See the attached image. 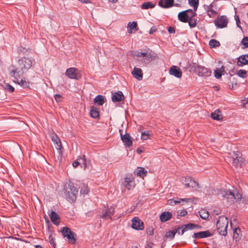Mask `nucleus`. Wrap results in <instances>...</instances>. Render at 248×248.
<instances>
[{"label":"nucleus","instance_id":"obj_1","mask_svg":"<svg viewBox=\"0 0 248 248\" xmlns=\"http://www.w3.org/2000/svg\"><path fill=\"white\" fill-rule=\"evenodd\" d=\"M31 66V63H16L9 67V75L10 77L17 79L18 78H21Z\"/></svg>","mask_w":248,"mask_h":248},{"label":"nucleus","instance_id":"obj_2","mask_svg":"<svg viewBox=\"0 0 248 248\" xmlns=\"http://www.w3.org/2000/svg\"><path fill=\"white\" fill-rule=\"evenodd\" d=\"M49 136L53 142L56 149L57 150L59 155L57 156V160L61 161L62 159V156L63 152V147L60 139L58 136L53 131L49 133Z\"/></svg>","mask_w":248,"mask_h":248},{"label":"nucleus","instance_id":"obj_3","mask_svg":"<svg viewBox=\"0 0 248 248\" xmlns=\"http://www.w3.org/2000/svg\"><path fill=\"white\" fill-rule=\"evenodd\" d=\"M228 225V220L225 216L219 217L216 223V226L217 232L219 234L223 236H226L227 234Z\"/></svg>","mask_w":248,"mask_h":248},{"label":"nucleus","instance_id":"obj_4","mask_svg":"<svg viewBox=\"0 0 248 248\" xmlns=\"http://www.w3.org/2000/svg\"><path fill=\"white\" fill-rule=\"evenodd\" d=\"M69 189L67 188L65 190L66 198L69 202H74L76 200L78 190L73 184L71 185H69Z\"/></svg>","mask_w":248,"mask_h":248},{"label":"nucleus","instance_id":"obj_5","mask_svg":"<svg viewBox=\"0 0 248 248\" xmlns=\"http://www.w3.org/2000/svg\"><path fill=\"white\" fill-rule=\"evenodd\" d=\"M62 235L63 237H66L68 242L74 244L76 242V234L72 232L71 229L67 227H64L61 231Z\"/></svg>","mask_w":248,"mask_h":248},{"label":"nucleus","instance_id":"obj_6","mask_svg":"<svg viewBox=\"0 0 248 248\" xmlns=\"http://www.w3.org/2000/svg\"><path fill=\"white\" fill-rule=\"evenodd\" d=\"M197 15L195 12L191 9L186 10L180 12L178 15V19L184 23L188 22L189 17H194Z\"/></svg>","mask_w":248,"mask_h":248},{"label":"nucleus","instance_id":"obj_7","mask_svg":"<svg viewBox=\"0 0 248 248\" xmlns=\"http://www.w3.org/2000/svg\"><path fill=\"white\" fill-rule=\"evenodd\" d=\"M183 183L185 185L186 188H190L192 190H196L201 188L198 182L195 181L191 177H185L183 179Z\"/></svg>","mask_w":248,"mask_h":248},{"label":"nucleus","instance_id":"obj_8","mask_svg":"<svg viewBox=\"0 0 248 248\" xmlns=\"http://www.w3.org/2000/svg\"><path fill=\"white\" fill-rule=\"evenodd\" d=\"M194 64H196L194 65L195 71L198 76L206 78L211 75L212 71L210 69L195 63Z\"/></svg>","mask_w":248,"mask_h":248},{"label":"nucleus","instance_id":"obj_9","mask_svg":"<svg viewBox=\"0 0 248 248\" xmlns=\"http://www.w3.org/2000/svg\"><path fill=\"white\" fill-rule=\"evenodd\" d=\"M221 194L224 199L227 200L230 202H233L235 199H239L241 198L240 194H237L235 196V194L230 190H224L221 192Z\"/></svg>","mask_w":248,"mask_h":248},{"label":"nucleus","instance_id":"obj_10","mask_svg":"<svg viewBox=\"0 0 248 248\" xmlns=\"http://www.w3.org/2000/svg\"><path fill=\"white\" fill-rule=\"evenodd\" d=\"M123 186L128 190H130L135 186V177L131 174H127L124 178Z\"/></svg>","mask_w":248,"mask_h":248},{"label":"nucleus","instance_id":"obj_11","mask_svg":"<svg viewBox=\"0 0 248 248\" xmlns=\"http://www.w3.org/2000/svg\"><path fill=\"white\" fill-rule=\"evenodd\" d=\"M134 55L137 57H142L147 61H152L155 57V54L150 49H148L145 52H135Z\"/></svg>","mask_w":248,"mask_h":248},{"label":"nucleus","instance_id":"obj_12","mask_svg":"<svg viewBox=\"0 0 248 248\" xmlns=\"http://www.w3.org/2000/svg\"><path fill=\"white\" fill-rule=\"evenodd\" d=\"M214 23L218 28H224L227 26L228 19L226 16H221L218 17L215 21Z\"/></svg>","mask_w":248,"mask_h":248},{"label":"nucleus","instance_id":"obj_13","mask_svg":"<svg viewBox=\"0 0 248 248\" xmlns=\"http://www.w3.org/2000/svg\"><path fill=\"white\" fill-rule=\"evenodd\" d=\"M196 226L197 225L194 224L189 223L182 226V227H178L176 229H175L174 230V231H177V233L178 234L182 235L185 232L188 231V230L194 229L196 228Z\"/></svg>","mask_w":248,"mask_h":248},{"label":"nucleus","instance_id":"obj_14","mask_svg":"<svg viewBox=\"0 0 248 248\" xmlns=\"http://www.w3.org/2000/svg\"><path fill=\"white\" fill-rule=\"evenodd\" d=\"M131 227L137 230H143L144 229V224L139 217H135L132 220Z\"/></svg>","mask_w":248,"mask_h":248},{"label":"nucleus","instance_id":"obj_15","mask_svg":"<svg viewBox=\"0 0 248 248\" xmlns=\"http://www.w3.org/2000/svg\"><path fill=\"white\" fill-rule=\"evenodd\" d=\"M120 133L121 139L124 145L127 147H130L133 144V141L129 134L125 133V134L123 135L122 130H120Z\"/></svg>","mask_w":248,"mask_h":248},{"label":"nucleus","instance_id":"obj_16","mask_svg":"<svg viewBox=\"0 0 248 248\" xmlns=\"http://www.w3.org/2000/svg\"><path fill=\"white\" fill-rule=\"evenodd\" d=\"M193 202V201L191 198H180L177 200L170 199L168 201V204L170 205H174L178 203H181L184 205V202Z\"/></svg>","mask_w":248,"mask_h":248},{"label":"nucleus","instance_id":"obj_17","mask_svg":"<svg viewBox=\"0 0 248 248\" xmlns=\"http://www.w3.org/2000/svg\"><path fill=\"white\" fill-rule=\"evenodd\" d=\"M169 74L176 78H180L182 76V71L179 67L172 65L169 69Z\"/></svg>","mask_w":248,"mask_h":248},{"label":"nucleus","instance_id":"obj_18","mask_svg":"<svg viewBox=\"0 0 248 248\" xmlns=\"http://www.w3.org/2000/svg\"><path fill=\"white\" fill-rule=\"evenodd\" d=\"M115 208L113 207H110L107 209L102 215L100 216V218L107 219L110 218L112 219L111 217L114 214Z\"/></svg>","mask_w":248,"mask_h":248},{"label":"nucleus","instance_id":"obj_19","mask_svg":"<svg viewBox=\"0 0 248 248\" xmlns=\"http://www.w3.org/2000/svg\"><path fill=\"white\" fill-rule=\"evenodd\" d=\"M48 214L52 223L56 225H58L60 223V217L58 214L53 210H50L48 212Z\"/></svg>","mask_w":248,"mask_h":248},{"label":"nucleus","instance_id":"obj_20","mask_svg":"<svg viewBox=\"0 0 248 248\" xmlns=\"http://www.w3.org/2000/svg\"><path fill=\"white\" fill-rule=\"evenodd\" d=\"M66 75L71 79H78V69L71 67L67 69L66 71Z\"/></svg>","mask_w":248,"mask_h":248},{"label":"nucleus","instance_id":"obj_21","mask_svg":"<svg viewBox=\"0 0 248 248\" xmlns=\"http://www.w3.org/2000/svg\"><path fill=\"white\" fill-rule=\"evenodd\" d=\"M214 5V4L212 3L209 5H204V8L207 12V15L210 17H213L217 15V12L213 9Z\"/></svg>","mask_w":248,"mask_h":248},{"label":"nucleus","instance_id":"obj_22","mask_svg":"<svg viewBox=\"0 0 248 248\" xmlns=\"http://www.w3.org/2000/svg\"><path fill=\"white\" fill-rule=\"evenodd\" d=\"M83 164L84 165V167L86 168L87 166L86 156L85 155H82L81 156H78L77 160L75 161L72 165L73 167L77 168L79 164Z\"/></svg>","mask_w":248,"mask_h":248},{"label":"nucleus","instance_id":"obj_23","mask_svg":"<svg viewBox=\"0 0 248 248\" xmlns=\"http://www.w3.org/2000/svg\"><path fill=\"white\" fill-rule=\"evenodd\" d=\"M132 74L135 78L139 80H141L143 78L142 71L140 68L134 67L132 71Z\"/></svg>","mask_w":248,"mask_h":248},{"label":"nucleus","instance_id":"obj_24","mask_svg":"<svg viewBox=\"0 0 248 248\" xmlns=\"http://www.w3.org/2000/svg\"><path fill=\"white\" fill-rule=\"evenodd\" d=\"M174 3V0H160L158 5L162 8H168L172 7Z\"/></svg>","mask_w":248,"mask_h":248},{"label":"nucleus","instance_id":"obj_25","mask_svg":"<svg viewBox=\"0 0 248 248\" xmlns=\"http://www.w3.org/2000/svg\"><path fill=\"white\" fill-rule=\"evenodd\" d=\"M111 98L113 102H121L124 100V96L122 92L118 91L112 94Z\"/></svg>","mask_w":248,"mask_h":248},{"label":"nucleus","instance_id":"obj_26","mask_svg":"<svg viewBox=\"0 0 248 248\" xmlns=\"http://www.w3.org/2000/svg\"><path fill=\"white\" fill-rule=\"evenodd\" d=\"M211 235L212 234L209 231H206L194 233L193 235V237L196 238H203L211 236Z\"/></svg>","mask_w":248,"mask_h":248},{"label":"nucleus","instance_id":"obj_27","mask_svg":"<svg viewBox=\"0 0 248 248\" xmlns=\"http://www.w3.org/2000/svg\"><path fill=\"white\" fill-rule=\"evenodd\" d=\"M20 78H18L17 79L14 78L13 81L23 88H29L30 87L29 82L26 81L24 78H21V80H20Z\"/></svg>","mask_w":248,"mask_h":248},{"label":"nucleus","instance_id":"obj_28","mask_svg":"<svg viewBox=\"0 0 248 248\" xmlns=\"http://www.w3.org/2000/svg\"><path fill=\"white\" fill-rule=\"evenodd\" d=\"M134 172L136 175L141 178H144L147 174V170L143 167H138Z\"/></svg>","mask_w":248,"mask_h":248},{"label":"nucleus","instance_id":"obj_29","mask_svg":"<svg viewBox=\"0 0 248 248\" xmlns=\"http://www.w3.org/2000/svg\"><path fill=\"white\" fill-rule=\"evenodd\" d=\"M172 217V214L170 212H164L160 216V219L161 222H165Z\"/></svg>","mask_w":248,"mask_h":248},{"label":"nucleus","instance_id":"obj_30","mask_svg":"<svg viewBox=\"0 0 248 248\" xmlns=\"http://www.w3.org/2000/svg\"><path fill=\"white\" fill-rule=\"evenodd\" d=\"M211 117L213 119L217 121L221 120L223 118L221 112L219 110V109H217L214 112L211 113Z\"/></svg>","mask_w":248,"mask_h":248},{"label":"nucleus","instance_id":"obj_31","mask_svg":"<svg viewBox=\"0 0 248 248\" xmlns=\"http://www.w3.org/2000/svg\"><path fill=\"white\" fill-rule=\"evenodd\" d=\"M231 159V160L230 161H232V164L233 166L236 167L239 163V156L235 152L232 153Z\"/></svg>","mask_w":248,"mask_h":248},{"label":"nucleus","instance_id":"obj_32","mask_svg":"<svg viewBox=\"0 0 248 248\" xmlns=\"http://www.w3.org/2000/svg\"><path fill=\"white\" fill-rule=\"evenodd\" d=\"M91 116L93 118H99V111L98 108L94 107L92 106L90 110Z\"/></svg>","mask_w":248,"mask_h":248},{"label":"nucleus","instance_id":"obj_33","mask_svg":"<svg viewBox=\"0 0 248 248\" xmlns=\"http://www.w3.org/2000/svg\"><path fill=\"white\" fill-rule=\"evenodd\" d=\"M241 235V231L239 228H235L233 229V238L235 239L236 241L240 239Z\"/></svg>","mask_w":248,"mask_h":248},{"label":"nucleus","instance_id":"obj_34","mask_svg":"<svg viewBox=\"0 0 248 248\" xmlns=\"http://www.w3.org/2000/svg\"><path fill=\"white\" fill-rule=\"evenodd\" d=\"M224 68L222 66L220 68H217L214 71L215 77L216 78L219 79L221 78V76L224 74Z\"/></svg>","mask_w":248,"mask_h":248},{"label":"nucleus","instance_id":"obj_35","mask_svg":"<svg viewBox=\"0 0 248 248\" xmlns=\"http://www.w3.org/2000/svg\"><path fill=\"white\" fill-rule=\"evenodd\" d=\"M137 23L135 21H133L132 23L129 22L127 25V31L129 33H132V30H137Z\"/></svg>","mask_w":248,"mask_h":248},{"label":"nucleus","instance_id":"obj_36","mask_svg":"<svg viewBox=\"0 0 248 248\" xmlns=\"http://www.w3.org/2000/svg\"><path fill=\"white\" fill-rule=\"evenodd\" d=\"M200 217L203 219H206L209 216V212L205 209H201L199 211Z\"/></svg>","mask_w":248,"mask_h":248},{"label":"nucleus","instance_id":"obj_37","mask_svg":"<svg viewBox=\"0 0 248 248\" xmlns=\"http://www.w3.org/2000/svg\"><path fill=\"white\" fill-rule=\"evenodd\" d=\"M94 101L95 103H97L98 105L101 106V105H102L105 102L104 98L102 95H98L94 99Z\"/></svg>","mask_w":248,"mask_h":248},{"label":"nucleus","instance_id":"obj_38","mask_svg":"<svg viewBox=\"0 0 248 248\" xmlns=\"http://www.w3.org/2000/svg\"><path fill=\"white\" fill-rule=\"evenodd\" d=\"M155 6V4H153L151 2L148 1L142 3L141 8L142 9H148L149 8H153Z\"/></svg>","mask_w":248,"mask_h":248},{"label":"nucleus","instance_id":"obj_39","mask_svg":"<svg viewBox=\"0 0 248 248\" xmlns=\"http://www.w3.org/2000/svg\"><path fill=\"white\" fill-rule=\"evenodd\" d=\"M189 4L193 7V11L197 10L199 5V0H188Z\"/></svg>","mask_w":248,"mask_h":248},{"label":"nucleus","instance_id":"obj_40","mask_svg":"<svg viewBox=\"0 0 248 248\" xmlns=\"http://www.w3.org/2000/svg\"><path fill=\"white\" fill-rule=\"evenodd\" d=\"M197 21L198 20L197 19L193 18V17H189V20H188L189 27L191 28L195 27L197 25Z\"/></svg>","mask_w":248,"mask_h":248},{"label":"nucleus","instance_id":"obj_41","mask_svg":"<svg viewBox=\"0 0 248 248\" xmlns=\"http://www.w3.org/2000/svg\"><path fill=\"white\" fill-rule=\"evenodd\" d=\"M209 45L211 48L216 47L220 46V43L215 39H211L209 43Z\"/></svg>","mask_w":248,"mask_h":248},{"label":"nucleus","instance_id":"obj_42","mask_svg":"<svg viewBox=\"0 0 248 248\" xmlns=\"http://www.w3.org/2000/svg\"><path fill=\"white\" fill-rule=\"evenodd\" d=\"M176 233H177V231H174L173 230L172 231L167 232L165 235V237L166 238H170L171 239H172L174 238Z\"/></svg>","mask_w":248,"mask_h":248},{"label":"nucleus","instance_id":"obj_43","mask_svg":"<svg viewBox=\"0 0 248 248\" xmlns=\"http://www.w3.org/2000/svg\"><path fill=\"white\" fill-rule=\"evenodd\" d=\"M151 136L150 133L149 131H144L142 132L141 136V139L142 140H147Z\"/></svg>","mask_w":248,"mask_h":248},{"label":"nucleus","instance_id":"obj_44","mask_svg":"<svg viewBox=\"0 0 248 248\" xmlns=\"http://www.w3.org/2000/svg\"><path fill=\"white\" fill-rule=\"evenodd\" d=\"M237 62H248V54L240 56Z\"/></svg>","mask_w":248,"mask_h":248},{"label":"nucleus","instance_id":"obj_45","mask_svg":"<svg viewBox=\"0 0 248 248\" xmlns=\"http://www.w3.org/2000/svg\"><path fill=\"white\" fill-rule=\"evenodd\" d=\"M237 75L242 78H245L247 76V71L245 70H239L237 71Z\"/></svg>","mask_w":248,"mask_h":248},{"label":"nucleus","instance_id":"obj_46","mask_svg":"<svg viewBox=\"0 0 248 248\" xmlns=\"http://www.w3.org/2000/svg\"><path fill=\"white\" fill-rule=\"evenodd\" d=\"M49 242L50 244L52 246L53 248H56V243L55 241L54 238H53V236L50 234L48 237Z\"/></svg>","mask_w":248,"mask_h":248},{"label":"nucleus","instance_id":"obj_47","mask_svg":"<svg viewBox=\"0 0 248 248\" xmlns=\"http://www.w3.org/2000/svg\"><path fill=\"white\" fill-rule=\"evenodd\" d=\"M4 89L6 91H7L10 93L13 92L15 90L14 88L12 86H11V85H10L9 84H7L5 85Z\"/></svg>","mask_w":248,"mask_h":248},{"label":"nucleus","instance_id":"obj_48","mask_svg":"<svg viewBox=\"0 0 248 248\" xmlns=\"http://www.w3.org/2000/svg\"><path fill=\"white\" fill-rule=\"evenodd\" d=\"M89 188L87 186H83L80 190V193L83 195L87 194L89 192Z\"/></svg>","mask_w":248,"mask_h":248},{"label":"nucleus","instance_id":"obj_49","mask_svg":"<svg viewBox=\"0 0 248 248\" xmlns=\"http://www.w3.org/2000/svg\"><path fill=\"white\" fill-rule=\"evenodd\" d=\"M242 43L245 47H248V37H245L242 40Z\"/></svg>","mask_w":248,"mask_h":248},{"label":"nucleus","instance_id":"obj_50","mask_svg":"<svg viewBox=\"0 0 248 248\" xmlns=\"http://www.w3.org/2000/svg\"><path fill=\"white\" fill-rule=\"evenodd\" d=\"M54 98L57 102H61L62 101V97L60 94H56Z\"/></svg>","mask_w":248,"mask_h":248},{"label":"nucleus","instance_id":"obj_51","mask_svg":"<svg viewBox=\"0 0 248 248\" xmlns=\"http://www.w3.org/2000/svg\"><path fill=\"white\" fill-rule=\"evenodd\" d=\"M187 214V212L186 210H180L178 213V216L184 217Z\"/></svg>","mask_w":248,"mask_h":248},{"label":"nucleus","instance_id":"obj_52","mask_svg":"<svg viewBox=\"0 0 248 248\" xmlns=\"http://www.w3.org/2000/svg\"><path fill=\"white\" fill-rule=\"evenodd\" d=\"M168 31L170 33H174L175 32V29L172 27H169Z\"/></svg>","mask_w":248,"mask_h":248},{"label":"nucleus","instance_id":"obj_53","mask_svg":"<svg viewBox=\"0 0 248 248\" xmlns=\"http://www.w3.org/2000/svg\"><path fill=\"white\" fill-rule=\"evenodd\" d=\"M213 212L215 213V214H216L217 215H219L220 214H221V211L219 209H214L213 210Z\"/></svg>","mask_w":248,"mask_h":248},{"label":"nucleus","instance_id":"obj_54","mask_svg":"<svg viewBox=\"0 0 248 248\" xmlns=\"http://www.w3.org/2000/svg\"><path fill=\"white\" fill-rule=\"evenodd\" d=\"M235 19L236 20V24L237 25H238V23H240V20L238 16H235Z\"/></svg>","mask_w":248,"mask_h":248},{"label":"nucleus","instance_id":"obj_55","mask_svg":"<svg viewBox=\"0 0 248 248\" xmlns=\"http://www.w3.org/2000/svg\"><path fill=\"white\" fill-rule=\"evenodd\" d=\"M248 64V63H237V64L239 66H241L246 65V64Z\"/></svg>","mask_w":248,"mask_h":248},{"label":"nucleus","instance_id":"obj_56","mask_svg":"<svg viewBox=\"0 0 248 248\" xmlns=\"http://www.w3.org/2000/svg\"><path fill=\"white\" fill-rule=\"evenodd\" d=\"M35 248H43L41 245H37L35 246Z\"/></svg>","mask_w":248,"mask_h":248},{"label":"nucleus","instance_id":"obj_57","mask_svg":"<svg viewBox=\"0 0 248 248\" xmlns=\"http://www.w3.org/2000/svg\"><path fill=\"white\" fill-rule=\"evenodd\" d=\"M145 248H152V247L149 244H148L146 245Z\"/></svg>","mask_w":248,"mask_h":248},{"label":"nucleus","instance_id":"obj_58","mask_svg":"<svg viewBox=\"0 0 248 248\" xmlns=\"http://www.w3.org/2000/svg\"><path fill=\"white\" fill-rule=\"evenodd\" d=\"M109 2H111L112 3H116L117 1V0H108Z\"/></svg>","mask_w":248,"mask_h":248},{"label":"nucleus","instance_id":"obj_59","mask_svg":"<svg viewBox=\"0 0 248 248\" xmlns=\"http://www.w3.org/2000/svg\"><path fill=\"white\" fill-rule=\"evenodd\" d=\"M179 3H182L183 1H185L186 0H176Z\"/></svg>","mask_w":248,"mask_h":248},{"label":"nucleus","instance_id":"obj_60","mask_svg":"<svg viewBox=\"0 0 248 248\" xmlns=\"http://www.w3.org/2000/svg\"><path fill=\"white\" fill-rule=\"evenodd\" d=\"M137 152L138 153L140 154V153H141L142 152V151L140 150L139 149H138L137 150Z\"/></svg>","mask_w":248,"mask_h":248},{"label":"nucleus","instance_id":"obj_61","mask_svg":"<svg viewBox=\"0 0 248 248\" xmlns=\"http://www.w3.org/2000/svg\"><path fill=\"white\" fill-rule=\"evenodd\" d=\"M175 5L176 6H179L180 5V3H176L175 4Z\"/></svg>","mask_w":248,"mask_h":248},{"label":"nucleus","instance_id":"obj_62","mask_svg":"<svg viewBox=\"0 0 248 248\" xmlns=\"http://www.w3.org/2000/svg\"><path fill=\"white\" fill-rule=\"evenodd\" d=\"M132 248H138L137 247H136V246H135V247H132Z\"/></svg>","mask_w":248,"mask_h":248},{"label":"nucleus","instance_id":"obj_63","mask_svg":"<svg viewBox=\"0 0 248 248\" xmlns=\"http://www.w3.org/2000/svg\"><path fill=\"white\" fill-rule=\"evenodd\" d=\"M151 32H152V31H150V33H151Z\"/></svg>","mask_w":248,"mask_h":248},{"label":"nucleus","instance_id":"obj_64","mask_svg":"<svg viewBox=\"0 0 248 248\" xmlns=\"http://www.w3.org/2000/svg\"><path fill=\"white\" fill-rule=\"evenodd\" d=\"M151 32H152V31H150V33H151Z\"/></svg>","mask_w":248,"mask_h":248}]
</instances>
